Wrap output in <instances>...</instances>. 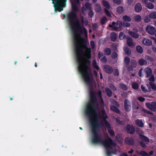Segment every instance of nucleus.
<instances>
[{
    "instance_id": "47",
    "label": "nucleus",
    "mask_w": 156,
    "mask_h": 156,
    "mask_svg": "<svg viewBox=\"0 0 156 156\" xmlns=\"http://www.w3.org/2000/svg\"><path fill=\"white\" fill-rule=\"evenodd\" d=\"M118 56L117 54L115 52H112V57L113 59H115Z\"/></svg>"
},
{
    "instance_id": "19",
    "label": "nucleus",
    "mask_w": 156,
    "mask_h": 156,
    "mask_svg": "<svg viewBox=\"0 0 156 156\" xmlns=\"http://www.w3.org/2000/svg\"><path fill=\"white\" fill-rule=\"evenodd\" d=\"M128 34L132 37L135 38H137L139 37V34H138L135 33L131 31H129Z\"/></svg>"
},
{
    "instance_id": "3",
    "label": "nucleus",
    "mask_w": 156,
    "mask_h": 156,
    "mask_svg": "<svg viewBox=\"0 0 156 156\" xmlns=\"http://www.w3.org/2000/svg\"><path fill=\"white\" fill-rule=\"evenodd\" d=\"M72 4V8L73 10L77 12L79 10L78 5H80L79 0H70Z\"/></svg>"
},
{
    "instance_id": "53",
    "label": "nucleus",
    "mask_w": 156,
    "mask_h": 156,
    "mask_svg": "<svg viewBox=\"0 0 156 156\" xmlns=\"http://www.w3.org/2000/svg\"><path fill=\"white\" fill-rule=\"evenodd\" d=\"M145 58L147 59L148 60L151 62H153L154 61V60L153 58L149 56H145Z\"/></svg>"
},
{
    "instance_id": "35",
    "label": "nucleus",
    "mask_w": 156,
    "mask_h": 156,
    "mask_svg": "<svg viewBox=\"0 0 156 156\" xmlns=\"http://www.w3.org/2000/svg\"><path fill=\"white\" fill-rule=\"evenodd\" d=\"M122 24L121 22L119 21H117L116 22H113L112 23L113 26H116V25H119V27H121V24Z\"/></svg>"
},
{
    "instance_id": "50",
    "label": "nucleus",
    "mask_w": 156,
    "mask_h": 156,
    "mask_svg": "<svg viewBox=\"0 0 156 156\" xmlns=\"http://www.w3.org/2000/svg\"><path fill=\"white\" fill-rule=\"evenodd\" d=\"M104 10L105 12V13L106 14V15L108 16H111V14L109 10H108V9H106V8H105L104 9Z\"/></svg>"
},
{
    "instance_id": "27",
    "label": "nucleus",
    "mask_w": 156,
    "mask_h": 156,
    "mask_svg": "<svg viewBox=\"0 0 156 156\" xmlns=\"http://www.w3.org/2000/svg\"><path fill=\"white\" fill-rule=\"evenodd\" d=\"M62 15L63 17L62 19L65 20L66 22L67 23L68 22V14L66 13V14H63Z\"/></svg>"
},
{
    "instance_id": "15",
    "label": "nucleus",
    "mask_w": 156,
    "mask_h": 156,
    "mask_svg": "<svg viewBox=\"0 0 156 156\" xmlns=\"http://www.w3.org/2000/svg\"><path fill=\"white\" fill-rule=\"evenodd\" d=\"M142 9V7L140 3H137L135 6V9L136 12H139Z\"/></svg>"
},
{
    "instance_id": "60",
    "label": "nucleus",
    "mask_w": 156,
    "mask_h": 156,
    "mask_svg": "<svg viewBox=\"0 0 156 156\" xmlns=\"http://www.w3.org/2000/svg\"><path fill=\"white\" fill-rule=\"evenodd\" d=\"M98 56L99 58L100 59L104 56L103 55V54L102 53L100 52V51H99L98 52Z\"/></svg>"
},
{
    "instance_id": "28",
    "label": "nucleus",
    "mask_w": 156,
    "mask_h": 156,
    "mask_svg": "<svg viewBox=\"0 0 156 156\" xmlns=\"http://www.w3.org/2000/svg\"><path fill=\"white\" fill-rule=\"evenodd\" d=\"M139 63L140 65H146L147 63L146 61L143 59H140L139 61Z\"/></svg>"
},
{
    "instance_id": "61",
    "label": "nucleus",
    "mask_w": 156,
    "mask_h": 156,
    "mask_svg": "<svg viewBox=\"0 0 156 156\" xmlns=\"http://www.w3.org/2000/svg\"><path fill=\"white\" fill-rule=\"evenodd\" d=\"M98 27V25L97 23H94L93 24V28L94 30H96Z\"/></svg>"
},
{
    "instance_id": "44",
    "label": "nucleus",
    "mask_w": 156,
    "mask_h": 156,
    "mask_svg": "<svg viewBox=\"0 0 156 156\" xmlns=\"http://www.w3.org/2000/svg\"><path fill=\"white\" fill-rule=\"evenodd\" d=\"M132 87L134 89H137L139 88V85L137 83H133Z\"/></svg>"
},
{
    "instance_id": "24",
    "label": "nucleus",
    "mask_w": 156,
    "mask_h": 156,
    "mask_svg": "<svg viewBox=\"0 0 156 156\" xmlns=\"http://www.w3.org/2000/svg\"><path fill=\"white\" fill-rule=\"evenodd\" d=\"M105 54L107 55H109L111 53V51L110 48H105L104 50Z\"/></svg>"
},
{
    "instance_id": "6",
    "label": "nucleus",
    "mask_w": 156,
    "mask_h": 156,
    "mask_svg": "<svg viewBox=\"0 0 156 156\" xmlns=\"http://www.w3.org/2000/svg\"><path fill=\"white\" fill-rule=\"evenodd\" d=\"M146 105L147 107L151 111L155 112L156 111V102L153 101L151 103H146Z\"/></svg>"
},
{
    "instance_id": "21",
    "label": "nucleus",
    "mask_w": 156,
    "mask_h": 156,
    "mask_svg": "<svg viewBox=\"0 0 156 156\" xmlns=\"http://www.w3.org/2000/svg\"><path fill=\"white\" fill-rule=\"evenodd\" d=\"M110 109L111 110L114 111L117 113H120V111L119 109L113 106H110Z\"/></svg>"
},
{
    "instance_id": "20",
    "label": "nucleus",
    "mask_w": 156,
    "mask_h": 156,
    "mask_svg": "<svg viewBox=\"0 0 156 156\" xmlns=\"http://www.w3.org/2000/svg\"><path fill=\"white\" fill-rule=\"evenodd\" d=\"M102 3L105 8L108 9L110 8V6L107 1L105 0H103L102 1Z\"/></svg>"
},
{
    "instance_id": "38",
    "label": "nucleus",
    "mask_w": 156,
    "mask_h": 156,
    "mask_svg": "<svg viewBox=\"0 0 156 156\" xmlns=\"http://www.w3.org/2000/svg\"><path fill=\"white\" fill-rule=\"evenodd\" d=\"M121 23L122 24H121V27L122 26L126 27H129L130 26V24L127 22H121Z\"/></svg>"
},
{
    "instance_id": "55",
    "label": "nucleus",
    "mask_w": 156,
    "mask_h": 156,
    "mask_svg": "<svg viewBox=\"0 0 156 156\" xmlns=\"http://www.w3.org/2000/svg\"><path fill=\"white\" fill-rule=\"evenodd\" d=\"M114 75L116 76H118L119 75V72L117 69H115L114 70Z\"/></svg>"
},
{
    "instance_id": "54",
    "label": "nucleus",
    "mask_w": 156,
    "mask_h": 156,
    "mask_svg": "<svg viewBox=\"0 0 156 156\" xmlns=\"http://www.w3.org/2000/svg\"><path fill=\"white\" fill-rule=\"evenodd\" d=\"M110 27H111L114 30H117L118 29V28L116 26H113L112 25L109 24L108 26Z\"/></svg>"
},
{
    "instance_id": "46",
    "label": "nucleus",
    "mask_w": 156,
    "mask_h": 156,
    "mask_svg": "<svg viewBox=\"0 0 156 156\" xmlns=\"http://www.w3.org/2000/svg\"><path fill=\"white\" fill-rule=\"evenodd\" d=\"M136 132L141 137V136H143L144 134V132L141 130L138 129L137 130Z\"/></svg>"
},
{
    "instance_id": "63",
    "label": "nucleus",
    "mask_w": 156,
    "mask_h": 156,
    "mask_svg": "<svg viewBox=\"0 0 156 156\" xmlns=\"http://www.w3.org/2000/svg\"><path fill=\"white\" fill-rule=\"evenodd\" d=\"M111 88L113 90H116V88L115 87L113 84H111L110 86Z\"/></svg>"
},
{
    "instance_id": "7",
    "label": "nucleus",
    "mask_w": 156,
    "mask_h": 156,
    "mask_svg": "<svg viewBox=\"0 0 156 156\" xmlns=\"http://www.w3.org/2000/svg\"><path fill=\"white\" fill-rule=\"evenodd\" d=\"M124 108L126 111H129L131 110V103L127 99H126L124 102Z\"/></svg>"
},
{
    "instance_id": "16",
    "label": "nucleus",
    "mask_w": 156,
    "mask_h": 156,
    "mask_svg": "<svg viewBox=\"0 0 156 156\" xmlns=\"http://www.w3.org/2000/svg\"><path fill=\"white\" fill-rule=\"evenodd\" d=\"M76 18V13L74 12H72L69 14V20H70L73 21Z\"/></svg>"
},
{
    "instance_id": "18",
    "label": "nucleus",
    "mask_w": 156,
    "mask_h": 156,
    "mask_svg": "<svg viewBox=\"0 0 156 156\" xmlns=\"http://www.w3.org/2000/svg\"><path fill=\"white\" fill-rule=\"evenodd\" d=\"M147 89L146 87H144L143 85H142L141 86V89L145 93H146L147 92H149L150 91L151 87L150 86H149L148 84H147Z\"/></svg>"
},
{
    "instance_id": "11",
    "label": "nucleus",
    "mask_w": 156,
    "mask_h": 156,
    "mask_svg": "<svg viewBox=\"0 0 156 156\" xmlns=\"http://www.w3.org/2000/svg\"><path fill=\"white\" fill-rule=\"evenodd\" d=\"M144 71L146 74V77L148 78L152 74V70L149 67H147L144 69Z\"/></svg>"
},
{
    "instance_id": "62",
    "label": "nucleus",
    "mask_w": 156,
    "mask_h": 156,
    "mask_svg": "<svg viewBox=\"0 0 156 156\" xmlns=\"http://www.w3.org/2000/svg\"><path fill=\"white\" fill-rule=\"evenodd\" d=\"M143 110L144 111V112H145V113H146L147 114H151L152 115H153V113L152 112H151L150 111H148V110H144V109H143Z\"/></svg>"
},
{
    "instance_id": "1",
    "label": "nucleus",
    "mask_w": 156,
    "mask_h": 156,
    "mask_svg": "<svg viewBox=\"0 0 156 156\" xmlns=\"http://www.w3.org/2000/svg\"><path fill=\"white\" fill-rule=\"evenodd\" d=\"M101 92L99 91L98 94L92 89H90V101L87 104L86 109V114L89 116L91 124V129L92 133V142L95 144H103L107 149L111 148L112 146L115 147L116 144L113 143L111 138L103 141L101 139L99 134L100 125L105 124L106 128L112 136H114V131L110 129L111 126L106 120L108 117L104 110H102L100 114H98L96 112V108L98 106L96 96L99 97L101 100H102L101 97Z\"/></svg>"
},
{
    "instance_id": "33",
    "label": "nucleus",
    "mask_w": 156,
    "mask_h": 156,
    "mask_svg": "<svg viewBox=\"0 0 156 156\" xmlns=\"http://www.w3.org/2000/svg\"><path fill=\"white\" fill-rule=\"evenodd\" d=\"M92 65L93 67L97 70H98L99 69V67L98 66V65L97 64L96 61L94 60L92 62Z\"/></svg>"
},
{
    "instance_id": "57",
    "label": "nucleus",
    "mask_w": 156,
    "mask_h": 156,
    "mask_svg": "<svg viewBox=\"0 0 156 156\" xmlns=\"http://www.w3.org/2000/svg\"><path fill=\"white\" fill-rule=\"evenodd\" d=\"M113 1L114 3L118 5L121 3V0H113Z\"/></svg>"
},
{
    "instance_id": "14",
    "label": "nucleus",
    "mask_w": 156,
    "mask_h": 156,
    "mask_svg": "<svg viewBox=\"0 0 156 156\" xmlns=\"http://www.w3.org/2000/svg\"><path fill=\"white\" fill-rule=\"evenodd\" d=\"M126 41L127 44L129 47H133L135 46V44L133 42L132 39L131 37L128 38Z\"/></svg>"
},
{
    "instance_id": "41",
    "label": "nucleus",
    "mask_w": 156,
    "mask_h": 156,
    "mask_svg": "<svg viewBox=\"0 0 156 156\" xmlns=\"http://www.w3.org/2000/svg\"><path fill=\"white\" fill-rule=\"evenodd\" d=\"M124 60L125 64L126 65H128L130 62V59L128 57H125Z\"/></svg>"
},
{
    "instance_id": "12",
    "label": "nucleus",
    "mask_w": 156,
    "mask_h": 156,
    "mask_svg": "<svg viewBox=\"0 0 156 156\" xmlns=\"http://www.w3.org/2000/svg\"><path fill=\"white\" fill-rule=\"evenodd\" d=\"M125 142L128 145L132 146L134 144L133 139L131 137H126L125 139Z\"/></svg>"
},
{
    "instance_id": "42",
    "label": "nucleus",
    "mask_w": 156,
    "mask_h": 156,
    "mask_svg": "<svg viewBox=\"0 0 156 156\" xmlns=\"http://www.w3.org/2000/svg\"><path fill=\"white\" fill-rule=\"evenodd\" d=\"M140 155L142 156H150V155L144 151H140Z\"/></svg>"
},
{
    "instance_id": "25",
    "label": "nucleus",
    "mask_w": 156,
    "mask_h": 156,
    "mask_svg": "<svg viewBox=\"0 0 156 156\" xmlns=\"http://www.w3.org/2000/svg\"><path fill=\"white\" fill-rule=\"evenodd\" d=\"M135 122L137 125L140 127H142L144 126V124L141 120H137Z\"/></svg>"
},
{
    "instance_id": "45",
    "label": "nucleus",
    "mask_w": 156,
    "mask_h": 156,
    "mask_svg": "<svg viewBox=\"0 0 156 156\" xmlns=\"http://www.w3.org/2000/svg\"><path fill=\"white\" fill-rule=\"evenodd\" d=\"M134 19L136 21L139 22L141 21V16L139 15H137L135 16Z\"/></svg>"
},
{
    "instance_id": "23",
    "label": "nucleus",
    "mask_w": 156,
    "mask_h": 156,
    "mask_svg": "<svg viewBox=\"0 0 156 156\" xmlns=\"http://www.w3.org/2000/svg\"><path fill=\"white\" fill-rule=\"evenodd\" d=\"M123 49L125 53L127 55H129L131 54V50L129 48L125 47Z\"/></svg>"
},
{
    "instance_id": "5",
    "label": "nucleus",
    "mask_w": 156,
    "mask_h": 156,
    "mask_svg": "<svg viewBox=\"0 0 156 156\" xmlns=\"http://www.w3.org/2000/svg\"><path fill=\"white\" fill-rule=\"evenodd\" d=\"M146 31L149 34L153 35H154L156 31L155 28L153 27L148 25L146 28Z\"/></svg>"
},
{
    "instance_id": "30",
    "label": "nucleus",
    "mask_w": 156,
    "mask_h": 156,
    "mask_svg": "<svg viewBox=\"0 0 156 156\" xmlns=\"http://www.w3.org/2000/svg\"><path fill=\"white\" fill-rule=\"evenodd\" d=\"M122 19L124 21H126L130 22L131 20V19L130 16L125 15L122 17Z\"/></svg>"
},
{
    "instance_id": "29",
    "label": "nucleus",
    "mask_w": 156,
    "mask_h": 156,
    "mask_svg": "<svg viewBox=\"0 0 156 156\" xmlns=\"http://www.w3.org/2000/svg\"><path fill=\"white\" fill-rule=\"evenodd\" d=\"M131 69L135 68L136 66V62L135 60H132L131 61Z\"/></svg>"
},
{
    "instance_id": "4",
    "label": "nucleus",
    "mask_w": 156,
    "mask_h": 156,
    "mask_svg": "<svg viewBox=\"0 0 156 156\" xmlns=\"http://www.w3.org/2000/svg\"><path fill=\"white\" fill-rule=\"evenodd\" d=\"M92 9L91 4L88 2L85 3L81 8V11L83 14L85 15L87 9L90 10Z\"/></svg>"
},
{
    "instance_id": "59",
    "label": "nucleus",
    "mask_w": 156,
    "mask_h": 156,
    "mask_svg": "<svg viewBox=\"0 0 156 156\" xmlns=\"http://www.w3.org/2000/svg\"><path fill=\"white\" fill-rule=\"evenodd\" d=\"M150 81L154 82V75H151L150 78L149 79Z\"/></svg>"
},
{
    "instance_id": "37",
    "label": "nucleus",
    "mask_w": 156,
    "mask_h": 156,
    "mask_svg": "<svg viewBox=\"0 0 156 156\" xmlns=\"http://www.w3.org/2000/svg\"><path fill=\"white\" fill-rule=\"evenodd\" d=\"M119 86L120 88L123 90H126L127 89V86L124 84L120 83Z\"/></svg>"
},
{
    "instance_id": "32",
    "label": "nucleus",
    "mask_w": 156,
    "mask_h": 156,
    "mask_svg": "<svg viewBox=\"0 0 156 156\" xmlns=\"http://www.w3.org/2000/svg\"><path fill=\"white\" fill-rule=\"evenodd\" d=\"M137 51L140 53H142L143 52V49L142 47L140 45L136 46V48Z\"/></svg>"
},
{
    "instance_id": "9",
    "label": "nucleus",
    "mask_w": 156,
    "mask_h": 156,
    "mask_svg": "<svg viewBox=\"0 0 156 156\" xmlns=\"http://www.w3.org/2000/svg\"><path fill=\"white\" fill-rule=\"evenodd\" d=\"M104 70L108 73H111L113 71V69L110 66L107 65L104 66Z\"/></svg>"
},
{
    "instance_id": "13",
    "label": "nucleus",
    "mask_w": 156,
    "mask_h": 156,
    "mask_svg": "<svg viewBox=\"0 0 156 156\" xmlns=\"http://www.w3.org/2000/svg\"><path fill=\"white\" fill-rule=\"evenodd\" d=\"M140 105L137 103L133 102L132 103V109L134 112H138V110L140 108Z\"/></svg>"
},
{
    "instance_id": "49",
    "label": "nucleus",
    "mask_w": 156,
    "mask_h": 156,
    "mask_svg": "<svg viewBox=\"0 0 156 156\" xmlns=\"http://www.w3.org/2000/svg\"><path fill=\"white\" fill-rule=\"evenodd\" d=\"M107 20L105 17H103L101 21V24L102 25L104 24Z\"/></svg>"
},
{
    "instance_id": "58",
    "label": "nucleus",
    "mask_w": 156,
    "mask_h": 156,
    "mask_svg": "<svg viewBox=\"0 0 156 156\" xmlns=\"http://www.w3.org/2000/svg\"><path fill=\"white\" fill-rule=\"evenodd\" d=\"M101 61L104 62H106L107 61V59L105 56H104L102 58L100 59Z\"/></svg>"
},
{
    "instance_id": "39",
    "label": "nucleus",
    "mask_w": 156,
    "mask_h": 156,
    "mask_svg": "<svg viewBox=\"0 0 156 156\" xmlns=\"http://www.w3.org/2000/svg\"><path fill=\"white\" fill-rule=\"evenodd\" d=\"M117 12L119 13H122L124 11V9L122 7L119 6L118 7L117 10Z\"/></svg>"
},
{
    "instance_id": "48",
    "label": "nucleus",
    "mask_w": 156,
    "mask_h": 156,
    "mask_svg": "<svg viewBox=\"0 0 156 156\" xmlns=\"http://www.w3.org/2000/svg\"><path fill=\"white\" fill-rule=\"evenodd\" d=\"M116 122L121 125H124L125 123L124 122H121L120 120V118L119 117H117L116 119Z\"/></svg>"
},
{
    "instance_id": "56",
    "label": "nucleus",
    "mask_w": 156,
    "mask_h": 156,
    "mask_svg": "<svg viewBox=\"0 0 156 156\" xmlns=\"http://www.w3.org/2000/svg\"><path fill=\"white\" fill-rule=\"evenodd\" d=\"M90 11L89 12L88 15L90 17H92L94 15V13L93 11L91 9L90 10Z\"/></svg>"
},
{
    "instance_id": "31",
    "label": "nucleus",
    "mask_w": 156,
    "mask_h": 156,
    "mask_svg": "<svg viewBox=\"0 0 156 156\" xmlns=\"http://www.w3.org/2000/svg\"><path fill=\"white\" fill-rule=\"evenodd\" d=\"M145 6L148 8L149 9H153L154 7V5L150 2H148L146 5Z\"/></svg>"
},
{
    "instance_id": "17",
    "label": "nucleus",
    "mask_w": 156,
    "mask_h": 156,
    "mask_svg": "<svg viewBox=\"0 0 156 156\" xmlns=\"http://www.w3.org/2000/svg\"><path fill=\"white\" fill-rule=\"evenodd\" d=\"M94 10L98 12H100L102 10V8L100 5L96 3L94 5Z\"/></svg>"
},
{
    "instance_id": "36",
    "label": "nucleus",
    "mask_w": 156,
    "mask_h": 156,
    "mask_svg": "<svg viewBox=\"0 0 156 156\" xmlns=\"http://www.w3.org/2000/svg\"><path fill=\"white\" fill-rule=\"evenodd\" d=\"M119 37L121 40H123L126 37V36L122 32H121L119 35Z\"/></svg>"
},
{
    "instance_id": "34",
    "label": "nucleus",
    "mask_w": 156,
    "mask_h": 156,
    "mask_svg": "<svg viewBox=\"0 0 156 156\" xmlns=\"http://www.w3.org/2000/svg\"><path fill=\"white\" fill-rule=\"evenodd\" d=\"M140 138L142 140L145 142H149V139L147 137L144 135L141 136Z\"/></svg>"
},
{
    "instance_id": "22",
    "label": "nucleus",
    "mask_w": 156,
    "mask_h": 156,
    "mask_svg": "<svg viewBox=\"0 0 156 156\" xmlns=\"http://www.w3.org/2000/svg\"><path fill=\"white\" fill-rule=\"evenodd\" d=\"M111 40L113 41H115L116 40L117 35L114 32L111 33Z\"/></svg>"
},
{
    "instance_id": "26",
    "label": "nucleus",
    "mask_w": 156,
    "mask_h": 156,
    "mask_svg": "<svg viewBox=\"0 0 156 156\" xmlns=\"http://www.w3.org/2000/svg\"><path fill=\"white\" fill-rule=\"evenodd\" d=\"M105 91L108 96L110 97L112 94V92L111 90L108 88H106L105 89Z\"/></svg>"
},
{
    "instance_id": "64",
    "label": "nucleus",
    "mask_w": 156,
    "mask_h": 156,
    "mask_svg": "<svg viewBox=\"0 0 156 156\" xmlns=\"http://www.w3.org/2000/svg\"><path fill=\"white\" fill-rule=\"evenodd\" d=\"M140 144L141 146L145 148L146 147V145L143 142H140Z\"/></svg>"
},
{
    "instance_id": "8",
    "label": "nucleus",
    "mask_w": 156,
    "mask_h": 156,
    "mask_svg": "<svg viewBox=\"0 0 156 156\" xmlns=\"http://www.w3.org/2000/svg\"><path fill=\"white\" fill-rule=\"evenodd\" d=\"M126 129L127 132L130 134H133L135 132V128L132 125H127Z\"/></svg>"
},
{
    "instance_id": "51",
    "label": "nucleus",
    "mask_w": 156,
    "mask_h": 156,
    "mask_svg": "<svg viewBox=\"0 0 156 156\" xmlns=\"http://www.w3.org/2000/svg\"><path fill=\"white\" fill-rule=\"evenodd\" d=\"M149 84L152 89L154 90H156V86L154 83L152 82H150Z\"/></svg>"
},
{
    "instance_id": "10",
    "label": "nucleus",
    "mask_w": 156,
    "mask_h": 156,
    "mask_svg": "<svg viewBox=\"0 0 156 156\" xmlns=\"http://www.w3.org/2000/svg\"><path fill=\"white\" fill-rule=\"evenodd\" d=\"M142 43L144 45L146 46H151L152 44V42L150 40L145 38L143 40Z\"/></svg>"
},
{
    "instance_id": "2",
    "label": "nucleus",
    "mask_w": 156,
    "mask_h": 156,
    "mask_svg": "<svg viewBox=\"0 0 156 156\" xmlns=\"http://www.w3.org/2000/svg\"><path fill=\"white\" fill-rule=\"evenodd\" d=\"M75 31L80 30L81 27L79 21L74 23ZM75 40L76 43V50L78 64V70L82 75L85 83L90 87L93 83L92 76L90 69L91 49L88 48L83 42V39L75 31Z\"/></svg>"
},
{
    "instance_id": "43",
    "label": "nucleus",
    "mask_w": 156,
    "mask_h": 156,
    "mask_svg": "<svg viewBox=\"0 0 156 156\" xmlns=\"http://www.w3.org/2000/svg\"><path fill=\"white\" fill-rule=\"evenodd\" d=\"M111 101L113 105H115L117 107H119V105L117 102L115 101L114 100H111Z\"/></svg>"
},
{
    "instance_id": "40",
    "label": "nucleus",
    "mask_w": 156,
    "mask_h": 156,
    "mask_svg": "<svg viewBox=\"0 0 156 156\" xmlns=\"http://www.w3.org/2000/svg\"><path fill=\"white\" fill-rule=\"evenodd\" d=\"M149 16L152 19L156 18V12H153L151 13L149 15Z\"/></svg>"
},
{
    "instance_id": "52",
    "label": "nucleus",
    "mask_w": 156,
    "mask_h": 156,
    "mask_svg": "<svg viewBox=\"0 0 156 156\" xmlns=\"http://www.w3.org/2000/svg\"><path fill=\"white\" fill-rule=\"evenodd\" d=\"M150 19L148 16H146L144 19V21L146 23H148L150 22Z\"/></svg>"
}]
</instances>
